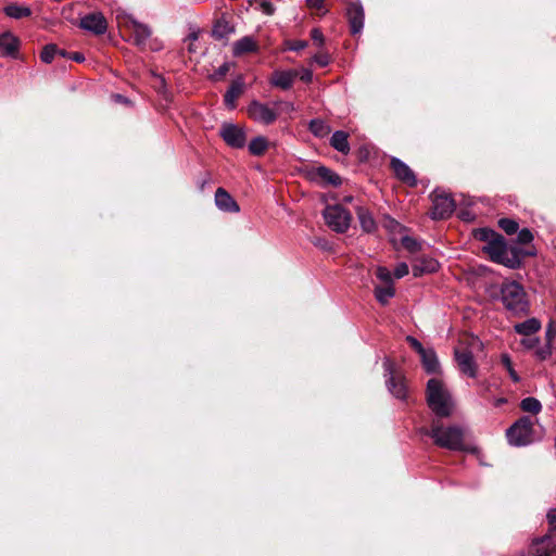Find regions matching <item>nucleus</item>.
Here are the masks:
<instances>
[{
    "mask_svg": "<svg viewBox=\"0 0 556 556\" xmlns=\"http://www.w3.org/2000/svg\"><path fill=\"white\" fill-rule=\"evenodd\" d=\"M306 3L308 8L316 10L319 14L326 13L323 0H306Z\"/></svg>",
    "mask_w": 556,
    "mask_h": 556,
    "instance_id": "37998d69",
    "label": "nucleus"
},
{
    "mask_svg": "<svg viewBox=\"0 0 556 556\" xmlns=\"http://www.w3.org/2000/svg\"><path fill=\"white\" fill-rule=\"evenodd\" d=\"M309 130L317 137H325L330 132V127L321 119H313L309 123Z\"/></svg>",
    "mask_w": 556,
    "mask_h": 556,
    "instance_id": "2f4dec72",
    "label": "nucleus"
},
{
    "mask_svg": "<svg viewBox=\"0 0 556 556\" xmlns=\"http://www.w3.org/2000/svg\"><path fill=\"white\" fill-rule=\"evenodd\" d=\"M534 421L528 417H521L507 430L506 438L511 446H527L535 441Z\"/></svg>",
    "mask_w": 556,
    "mask_h": 556,
    "instance_id": "7ed1b4c3",
    "label": "nucleus"
},
{
    "mask_svg": "<svg viewBox=\"0 0 556 556\" xmlns=\"http://www.w3.org/2000/svg\"><path fill=\"white\" fill-rule=\"evenodd\" d=\"M470 341H471V344H479V341L476 338H471Z\"/></svg>",
    "mask_w": 556,
    "mask_h": 556,
    "instance_id": "680f3d73",
    "label": "nucleus"
},
{
    "mask_svg": "<svg viewBox=\"0 0 556 556\" xmlns=\"http://www.w3.org/2000/svg\"><path fill=\"white\" fill-rule=\"evenodd\" d=\"M307 41H304V40H296L294 41L291 46H290V49L293 50V51H300L304 48L307 47Z\"/></svg>",
    "mask_w": 556,
    "mask_h": 556,
    "instance_id": "5fc2aeb1",
    "label": "nucleus"
},
{
    "mask_svg": "<svg viewBox=\"0 0 556 556\" xmlns=\"http://www.w3.org/2000/svg\"><path fill=\"white\" fill-rule=\"evenodd\" d=\"M311 38L313 39V41L318 46V47H323L324 42H325V37L323 35V33L318 29V28H314L312 29L311 31Z\"/></svg>",
    "mask_w": 556,
    "mask_h": 556,
    "instance_id": "c03bdc74",
    "label": "nucleus"
},
{
    "mask_svg": "<svg viewBox=\"0 0 556 556\" xmlns=\"http://www.w3.org/2000/svg\"><path fill=\"white\" fill-rule=\"evenodd\" d=\"M432 203L431 217L433 219L447 218L455 208L453 199L444 193H435Z\"/></svg>",
    "mask_w": 556,
    "mask_h": 556,
    "instance_id": "9d476101",
    "label": "nucleus"
},
{
    "mask_svg": "<svg viewBox=\"0 0 556 556\" xmlns=\"http://www.w3.org/2000/svg\"><path fill=\"white\" fill-rule=\"evenodd\" d=\"M428 434L440 447L451 451H468L465 442L466 431L460 426L433 424Z\"/></svg>",
    "mask_w": 556,
    "mask_h": 556,
    "instance_id": "f03ea898",
    "label": "nucleus"
},
{
    "mask_svg": "<svg viewBox=\"0 0 556 556\" xmlns=\"http://www.w3.org/2000/svg\"><path fill=\"white\" fill-rule=\"evenodd\" d=\"M377 278L381 281V285L393 283L391 271L382 266H379L376 270Z\"/></svg>",
    "mask_w": 556,
    "mask_h": 556,
    "instance_id": "4c0bfd02",
    "label": "nucleus"
},
{
    "mask_svg": "<svg viewBox=\"0 0 556 556\" xmlns=\"http://www.w3.org/2000/svg\"><path fill=\"white\" fill-rule=\"evenodd\" d=\"M268 147V142L264 137H256L249 143V151L253 155H262Z\"/></svg>",
    "mask_w": 556,
    "mask_h": 556,
    "instance_id": "7c9ffc66",
    "label": "nucleus"
},
{
    "mask_svg": "<svg viewBox=\"0 0 556 556\" xmlns=\"http://www.w3.org/2000/svg\"><path fill=\"white\" fill-rule=\"evenodd\" d=\"M454 355L459 371L467 377L476 378L478 365L473 358L472 352L468 348L457 346Z\"/></svg>",
    "mask_w": 556,
    "mask_h": 556,
    "instance_id": "1a4fd4ad",
    "label": "nucleus"
},
{
    "mask_svg": "<svg viewBox=\"0 0 556 556\" xmlns=\"http://www.w3.org/2000/svg\"><path fill=\"white\" fill-rule=\"evenodd\" d=\"M324 218L326 224L336 232H345L351 224L352 216L343 206L328 205L324 210Z\"/></svg>",
    "mask_w": 556,
    "mask_h": 556,
    "instance_id": "6e6552de",
    "label": "nucleus"
},
{
    "mask_svg": "<svg viewBox=\"0 0 556 556\" xmlns=\"http://www.w3.org/2000/svg\"><path fill=\"white\" fill-rule=\"evenodd\" d=\"M117 24L121 28H125L130 31L132 42L138 47H144L148 39L152 35V30L149 25L140 23L132 15L124 12H116Z\"/></svg>",
    "mask_w": 556,
    "mask_h": 556,
    "instance_id": "39448f33",
    "label": "nucleus"
},
{
    "mask_svg": "<svg viewBox=\"0 0 556 556\" xmlns=\"http://www.w3.org/2000/svg\"><path fill=\"white\" fill-rule=\"evenodd\" d=\"M547 520H548L549 527L553 530H556V508H553L547 513Z\"/></svg>",
    "mask_w": 556,
    "mask_h": 556,
    "instance_id": "3c124183",
    "label": "nucleus"
},
{
    "mask_svg": "<svg viewBox=\"0 0 556 556\" xmlns=\"http://www.w3.org/2000/svg\"><path fill=\"white\" fill-rule=\"evenodd\" d=\"M242 91H243L242 81H235L225 94V104L229 109H233L236 106V100L242 93Z\"/></svg>",
    "mask_w": 556,
    "mask_h": 556,
    "instance_id": "cd10ccee",
    "label": "nucleus"
},
{
    "mask_svg": "<svg viewBox=\"0 0 556 556\" xmlns=\"http://www.w3.org/2000/svg\"><path fill=\"white\" fill-rule=\"evenodd\" d=\"M275 106L278 109V116L280 114L291 115L295 111V106L290 101L277 100L274 101Z\"/></svg>",
    "mask_w": 556,
    "mask_h": 556,
    "instance_id": "f704fd0d",
    "label": "nucleus"
},
{
    "mask_svg": "<svg viewBox=\"0 0 556 556\" xmlns=\"http://www.w3.org/2000/svg\"><path fill=\"white\" fill-rule=\"evenodd\" d=\"M58 54H60L62 56H67V54L63 50H59V49H58Z\"/></svg>",
    "mask_w": 556,
    "mask_h": 556,
    "instance_id": "052dcab7",
    "label": "nucleus"
},
{
    "mask_svg": "<svg viewBox=\"0 0 556 556\" xmlns=\"http://www.w3.org/2000/svg\"><path fill=\"white\" fill-rule=\"evenodd\" d=\"M534 355L540 361L548 358L552 355V345L546 343L544 346L535 349Z\"/></svg>",
    "mask_w": 556,
    "mask_h": 556,
    "instance_id": "58836bf2",
    "label": "nucleus"
},
{
    "mask_svg": "<svg viewBox=\"0 0 556 556\" xmlns=\"http://www.w3.org/2000/svg\"><path fill=\"white\" fill-rule=\"evenodd\" d=\"M462 218L468 220L469 219V215L468 214H463Z\"/></svg>",
    "mask_w": 556,
    "mask_h": 556,
    "instance_id": "e2e57ef3",
    "label": "nucleus"
},
{
    "mask_svg": "<svg viewBox=\"0 0 556 556\" xmlns=\"http://www.w3.org/2000/svg\"><path fill=\"white\" fill-rule=\"evenodd\" d=\"M261 9L267 15H271L275 12V8H274L273 3H270L269 1H263L261 3Z\"/></svg>",
    "mask_w": 556,
    "mask_h": 556,
    "instance_id": "8fccbe9b",
    "label": "nucleus"
},
{
    "mask_svg": "<svg viewBox=\"0 0 556 556\" xmlns=\"http://www.w3.org/2000/svg\"><path fill=\"white\" fill-rule=\"evenodd\" d=\"M233 31V28L225 21H219L216 23L213 29V35L216 38L227 37L229 34Z\"/></svg>",
    "mask_w": 556,
    "mask_h": 556,
    "instance_id": "473e14b6",
    "label": "nucleus"
},
{
    "mask_svg": "<svg viewBox=\"0 0 556 556\" xmlns=\"http://www.w3.org/2000/svg\"><path fill=\"white\" fill-rule=\"evenodd\" d=\"M384 370L390 375V378L387 380V386L389 391L397 399L404 400L407 394V387L405 379L400 376L393 374L392 363L389 359L384 361Z\"/></svg>",
    "mask_w": 556,
    "mask_h": 556,
    "instance_id": "9b49d317",
    "label": "nucleus"
},
{
    "mask_svg": "<svg viewBox=\"0 0 556 556\" xmlns=\"http://www.w3.org/2000/svg\"><path fill=\"white\" fill-rule=\"evenodd\" d=\"M407 342L410 344V346L420 355L424 353L427 349L422 346V344L414 337L408 336Z\"/></svg>",
    "mask_w": 556,
    "mask_h": 556,
    "instance_id": "a18cd8bd",
    "label": "nucleus"
},
{
    "mask_svg": "<svg viewBox=\"0 0 556 556\" xmlns=\"http://www.w3.org/2000/svg\"><path fill=\"white\" fill-rule=\"evenodd\" d=\"M313 62H315L316 64H318L321 67H325L329 64L330 56L326 52H319L313 56Z\"/></svg>",
    "mask_w": 556,
    "mask_h": 556,
    "instance_id": "a19ab883",
    "label": "nucleus"
},
{
    "mask_svg": "<svg viewBox=\"0 0 556 556\" xmlns=\"http://www.w3.org/2000/svg\"><path fill=\"white\" fill-rule=\"evenodd\" d=\"M299 76L298 71H276L274 72L270 84L282 90H288L292 87L295 78Z\"/></svg>",
    "mask_w": 556,
    "mask_h": 556,
    "instance_id": "f3484780",
    "label": "nucleus"
},
{
    "mask_svg": "<svg viewBox=\"0 0 556 556\" xmlns=\"http://www.w3.org/2000/svg\"><path fill=\"white\" fill-rule=\"evenodd\" d=\"M540 340L538 337H535L534 334L532 336H529V337H523L522 340L520 341L521 345L526 349V350H533L538 346Z\"/></svg>",
    "mask_w": 556,
    "mask_h": 556,
    "instance_id": "ea45409f",
    "label": "nucleus"
},
{
    "mask_svg": "<svg viewBox=\"0 0 556 556\" xmlns=\"http://www.w3.org/2000/svg\"><path fill=\"white\" fill-rule=\"evenodd\" d=\"M312 180L318 184L339 186L341 184V178L331 169L319 166L311 172Z\"/></svg>",
    "mask_w": 556,
    "mask_h": 556,
    "instance_id": "a211bd4d",
    "label": "nucleus"
},
{
    "mask_svg": "<svg viewBox=\"0 0 556 556\" xmlns=\"http://www.w3.org/2000/svg\"><path fill=\"white\" fill-rule=\"evenodd\" d=\"M357 217L361 224V227L366 232H372L376 229V222L368 210L364 207L357 208Z\"/></svg>",
    "mask_w": 556,
    "mask_h": 556,
    "instance_id": "bb28decb",
    "label": "nucleus"
},
{
    "mask_svg": "<svg viewBox=\"0 0 556 556\" xmlns=\"http://www.w3.org/2000/svg\"><path fill=\"white\" fill-rule=\"evenodd\" d=\"M408 266L406 263H400L395 269H394V276L396 278H403L404 276H406L408 274Z\"/></svg>",
    "mask_w": 556,
    "mask_h": 556,
    "instance_id": "de8ad7c7",
    "label": "nucleus"
},
{
    "mask_svg": "<svg viewBox=\"0 0 556 556\" xmlns=\"http://www.w3.org/2000/svg\"><path fill=\"white\" fill-rule=\"evenodd\" d=\"M299 75H300V79L305 83H309L313 79V73L311 70H307V68L302 70L301 73H299Z\"/></svg>",
    "mask_w": 556,
    "mask_h": 556,
    "instance_id": "603ef678",
    "label": "nucleus"
},
{
    "mask_svg": "<svg viewBox=\"0 0 556 556\" xmlns=\"http://www.w3.org/2000/svg\"><path fill=\"white\" fill-rule=\"evenodd\" d=\"M491 403H492V405L494 407H500V406H502V405L507 403V399H505V397H496V399H493L491 401Z\"/></svg>",
    "mask_w": 556,
    "mask_h": 556,
    "instance_id": "6e6d98bb",
    "label": "nucleus"
},
{
    "mask_svg": "<svg viewBox=\"0 0 556 556\" xmlns=\"http://www.w3.org/2000/svg\"><path fill=\"white\" fill-rule=\"evenodd\" d=\"M502 301L505 307L516 314L526 313L528 301L521 285L516 281H505L501 288Z\"/></svg>",
    "mask_w": 556,
    "mask_h": 556,
    "instance_id": "20e7f679",
    "label": "nucleus"
},
{
    "mask_svg": "<svg viewBox=\"0 0 556 556\" xmlns=\"http://www.w3.org/2000/svg\"><path fill=\"white\" fill-rule=\"evenodd\" d=\"M256 50H257V43L250 36H245V37L237 40L236 42H233V46H232V52H233L235 56H240L242 54H245L249 52H254Z\"/></svg>",
    "mask_w": 556,
    "mask_h": 556,
    "instance_id": "5701e85b",
    "label": "nucleus"
},
{
    "mask_svg": "<svg viewBox=\"0 0 556 556\" xmlns=\"http://www.w3.org/2000/svg\"><path fill=\"white\" fill-rule=\"evenodd\" d=\"M476 238L488 242L483 247V251L489 254L492 261L505 264L507 247L502 236L489 229H479L476 231Z\"/></svg>",
    "mask_w": 556,
    "mask_h": 556,
    "instance_id": "423d86ee",
    "label": "nucleus"
},
{
    "mask_svg": "<svg viewBox=\"0 0 556 556\" xmlns=\"http://www.w3.org/2000/svg\"><path fill=\"white\" fill-rule=\"evenodd\" d=\"M4 13L11 18L18 20L29 16L31 11L28 7L11 3L4 8Z\"/></svg>",
    "mask_w": 556,
    "mask_h": 556,
    "instance_id": "c85d7f7f",
    "label": "nucleus"
},
{
    "mask_svg": "<svg viewBox=\"0 0 556 556\" xmlns=\"http://www.w3.org/2000/svg\"><path fill=\"white\" fill-rule=\"evenodd\" d=\"M426 395L427 403L435 415L447 417L452 414L453 399L447 387L440 378H431L427 382Z\"/></svg>",
    "mask_w": 556,
    "mask_h": 556,
    "instance_id": "f257e3e1",
    "label": "nucleus"
},
{
    "mask_svg": "<svg viewBox=\"0 0 556 556\" xmlns=\"http://www.w3.org/2000/svg\"><path fill=\"white\" fill-rule=\"evenodd\" d=\"M541 321L538 318L533 317L522 323L516 324L514 326V329L518 334L522 337H529L535 334L541 329Z\"/></svg>",
    "mask_w": 556,
    "mask_h": 556,
    "instance_id": "4be33fe9",
    "label": "nucleus"
},
{
    "mask_svg": "<svg viewBox=\"0 0 556 556\" xmlns=\"http://www.w3.org/2000/svg\"><path fill=\"white\" fill-rule=\"evenodd\" d=\"M394 293L393 283H383L375 287V296L377 301L383 305L388 304L390 299L394 296Z\"/></svg>",
    "mask_w": 556,
    "mask_h": 556,
    "instance_id": "393cba45",
    "label": "nucleus"
},
{
    "mask_svg": "<svg viewBox=\"0 0 556 556\" xmlns=\"http://www.w3.org/2000/svg\"><path fill=\"white\" fill-rule=\"evenodd\" d=\"M229 68H230V64L229 63H224L223 65H220L218 67V70L215 73V76L218 77V78L224 77L228 73Z\"/></svg>",
    "mask_w": 556,
    "mask_h": 556,
    "instance_id": "864d4df0",
    "label": "nucleus"
},
{
    "mask_svg": "<svg viewBox=\"0 0 556 556\" xmlns=\"http://www.w3.org/2000/svg\"><path fill=\"white\" fill-rule=\"evenodd\" d=\"M498 225L507 235H514L518 230V224L509 218L500 219Z\"/></svg>",
    "mask_w": 556,
    "mask_h": 556,
    "instance_id": "e433bc0d",
    "label": "nucleus"
},
{
    "mask_svg": "<svg viewBox=\"0 0 556 556\" xmlns=\"http://www.w3.org/2000/svg\"><path fill=\"white\" fill-rule=\"evenodd\" d=\"M215 204L224 212L237 213L240 210L233 198L223 188H218L215 192Z\"/></svg>",
    "mask_w": 556,
    "mask_h": 556,
    "instance_id": "6ab92c4d",
    "label": "nucleus"
},
{
    "mask_svg": "<svg viewBox=\"0 0 556 556\" xmlns=\"http://www.w3.org/2000/svg\"><path fill=\"white\" fill-rule=\"evenodd\" d=\"M421 363L428 374H435L440 369L438 357L432 349H427L420 354Z\"/></svg>",
    "mask_w": 556,
    "mask_h": 556,
    "instance_id": "b1692460",
    "label": "nucleus"
},
{
    "mask_svg": "<svg viewBox=\"0 0 556 556\" xmlns=\"http://www.w3.org/2000/svg\"><path fill=\"white\" fill-rule=\"evenodd\" d=\"M546 341L552 345L553 340L556 337V327L551 323L545 331Z\"/></svg>",
    "mask_w": 556,
    "mask_h": 556,
    "instance_id": "09e8293b",
    "label": "nucleus"
},
{
    "mask_svg": "<svg viewBox=\"0 0 556 556\" xmlns=\"http://www.w3.org/2000/svg\"><path fill=\"white\" fill-rule=\"evenodd\" d=\"M482 387H483V393H482V395H483V396H486V393H488V392H489V390H490V384H489V383H486V382H484V383H482Z\"/></svg>",
    "mask_w": 556,
    "mask_h": 556,
    "instance_id": "13d9d810",
    "label": "nucleus"
},
{
    "mask_svg": "<svg viewBox=\"0 0 556 556\" xmlns=\"http://www.w3.org/2000/svg\"><path fill=\"white\" fill-rule=\"evenodd\" d=\"M391 167L395 174V176L401 179L403 182L413 187L416 186L417 179L413 170L401 160L393 157L391 160Z\"/></svg>",
    "mask_w": 556,
    "mask_h": 556,
    "instance_id": "dca6fc26",
    "label": "nucleus"
},
{
    "mask_svg": "<svg viewBox=\"0 0 556 556\" xmlns=\"http://www.w3.org/2000/svg\"><path fill=\"white\" fill-rule=\"evenodd\" d=\"M331 146L339 152L348 154L350 152V144L348 141V134L341 130L336 131L331 139Z\"/></svg>",
    "mask_w": 556,
    "mask_h": 556,
    "instance_id": "a878e982",
    "label": "nucleus"
},
{
    "mask_svg": "<svg viewBox=\"0 0 556 556\" xmlns=\"http://www.w3.org/2000/svg\"><path fill=\"white\" fill-rule=\"evenodd\" d=\"M531 553L534 556H556V541L545 535L532 542Z\"/></svg>",
    "mask_w": 556,
    "mask_h": 556,
    "instance_id": "2eb2a0df",
    "label": "nucleus"
},
{
    "mask_svg": "<svg viewBox=\"0 0 556 556\" xmlns=\"http://www.w3.org/2000/svg\"><path fill=\"white\" fill-rule=\"evenodd\" d=\"M532 239H533V236H532L531 231L528 229H521L518 232V242H520V243H529L532 241Z\"/></svg>",
    "mask_w": 556,
    "mask_h": 556,
    "instance_id": "49530a36",
    "label": "nucleus"
},
{
    "mask_svg": "<svg viewBox=\"0 0 556 556\" xmlns=\"http://www.w3.org/2000/svg\"><path fill=\"white\" fill-rule=\"evenodd\" d=\"M346 16L349 20L351 33L359 34L364 27V9L359 2H350L346 8Z\"/></svg>",
    "mask_w": 556,
    "mask_h": 556,
    "instance_id": "ddd939ff",
    "label": "nucleus"
},
{
    "mask_svg": "<svg viewBox=\"0 0 556 556\" xmlns=\"http://www.w3.org/2000/svg\"><path fill=\"white\" fill-rule=\"evenodd\" d=\"M18 39L10 31L0 35V49L3 54L13 56L18 49Z\"/></svg>",
    "mask_w": 556,
    "mask_h": 556,
    "instance_id": "412c9836",
    "label": "nucleus"
},
{
    "mask_svg": "<svg viewBox=\"0 0 556 556\" xmlns=\"http://www.w3.org/2000/svg\"><path fill=\"white\" fill-rule=\"evenodd\" d=\"M439 269V262L433 257H421L413 264V274L418 277L424 274H431Z\"/></svg>",
    "mask_w": 556,
    "mask_h": 556,
    "instance_id": "aec40b11",
    "label": "nucleus"
},
{
    "mask_svg": "<svg viewBox=\"0 0 556 556\" xmlns=\"http://www.w3.org/2000/svg\"><path fill=\"white\" fill-rule=\"evenodd\" d=\"M402 244L410 252L417 251L419 249V243L410 237H403Z\"/></svg>",
    "mask_w": 556,
    "mask_h": 556,
    "instance_id": "79ce46f5",
    "label": "nucleus"
},
{
    "mask_svg": "<svg viewBox=\"0 0 556 556\" xmlns=\"http://www.w3.org/2000/svg\"><path fill=\"white\" fill-rule=\"evenodd\" d=\"M247 114L255 123L267 126L277 121L278 109L275 106V102L252 100L247 106Z\"/></svg>",
    "mask_w": 556,
    "mask_h": 556,
    "instance_id": "0eeeda50",
    "label": "nucleus"
},
{
    "mask_svg": "<svg viewBox=\"0 0 556 556\" xmlns=\"http://www.w3.org/2000/svg\"><path fill=\"white\" fill-rule=\"evenodd\" d=\"M115 99H116V101H118V102H126V99H124V98H123L122 96H119V94H116V96H115Z\"/></svg>",
    "mask_w": 556,
    "mask_h": 556,
    "instance_id": "bf43d9fd",
    "label": "nucleus"
},
{
    "mask_svg": "<svg viewBox=\"0 0 556 556\" xmlns=\"http://www.w3.org/2000/svg\"><path fill=\"white\" fill-rule=\"evenodd\" d=\"M68 58L76 62H83L85 60V56L79 52L71 53L68 54Z\"/></svg>",
    "mask_w": 556,
    "mask_h": 556,
    "instance_id": "4d7b16f0",
    "label": "nucleus"
},
{
    "mask_svg": "<svg viewBox=\"0 0 556 556\" xmlns=\"http://www.w3.org/2000/svg\"><path fill=\"white\" fill-rule=\"evenodd\" d=\"M501 362H502L503 366L506 368V370L508 371V375L511 378V380L514 382H519L520 377L518 376V374L514 369L513 362H511V358L509 357V355L508 354H503L501 356Z\"/></svg>",
    "mask_w": 556,
    "mask_h": 556,
    "instance_id": "72a5a7b5",
    "label": "nucleus"
},
{
    "mask_svg": "<svg viewBox=\"0 0 556 556\" xmlns=\"http://www.w3.org/2000/svg\"><path fill=\"white\" fill-rule=\"evenodd\" d=\"M220 136L225 142L232 148H242L245 144L243 129L232 124H225L220 129Z\"/></svg>",
    "mask_w": 556,
    "mask_h": 556,
    "instance_id": "f8f14e48",
    "label": "nucleus"
},
{
    "mask_svg": "<svg viewBox=\"0 0 556 556\" xmlns=\"http://www.w3.org/2000/svg\"><path fill=\"white\" fill-rule=\"evenodd\" d=\"M520 408L526 413L539 414L542 409L541 402L535 397H526L520 402Z\"/></svg>",
    "mask_w": 556,
    "mask_h": 556,
    "instance_id": "c756f323",
    "label": "nucleus"
},
{
    "mask_svg": "<svg viewBox=\"0 0 556 556\" xmlns=\"http://www.w3.org/2000/svg\"><path fill=\"white\" fill-rule=\"evenodd\" d=\"M80 27L94 35H102L108 29V23L101 13H91L80 20Z\"/></svg>",
    "mask_w": 556,
    "mask_h": 556,
    "instance_id": "4468645a",
    "label": "nucleus"
},
{
    "mask_svg": "<svg viewBox=\"0 0 556 556\" xmlns=\"http://www.w3.org/2000/svg\"><path fill=\"white\" fill-rule=\"evenodd\" d=\"M58 54V48L55 45H48L46 46L40 54V59L45 63H50L54 59V56Z\"/></svg>",
    "mask_w": 556,
    "mask_h": 556,
    "instance_id": "c9c22d12",
    "label": "nucleus"
}]
</instances>
